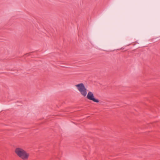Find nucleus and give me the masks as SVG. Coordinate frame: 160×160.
<instances>
[{
    "instance_id": "f03ea898",
    "label": "nucleus",
    "mask_w": 160,
    "mask_h": 160,
    "mask_svg": "<svg viewBox=\"0 0 160 160\" xmlns=\"http://www.w3.org/2000/svg\"><path fill=\"white\" fill-rule=\"evenodd\" d=\"M74 87L82 96L83 97L86 96L87 89L83 83H79L76 84L74 85Z\"/></svg>"
},
{
    "instance_id": "f257e3e1",
    "label": "nucleus",
    "mask_w": 160,
    "mask_h": 160,
    "mask_svg": "<svg viewBox=\"0 0 160 160\" xmlns=\"http://www.w3.org/2000/svg\"><path fill=\"white\" fill-rule=\"evenodd\" d=\"M15 152L18 157L23 160H27L29 156V153L20 147L15 149Z\"/></svg>"
},
{
    "instance_id": "7ed1b4c3",
    "label": "nucleus",
    "mask_w": 160,
    "mask_h": 160,
    "mask_svg": "<svg viewBox=\"0 0 160 160\" xmlns=\"http://www.w3.org/2000/svg\"><path fill=\"white\" fill-rule=\"evenodd\" d=\"M86 96L87 98L89 100L92 101L96 102H99V100L95 98L94 94L92 92L89 91L88 93L87 92Z\"/></svg>"
}]
</instances>
